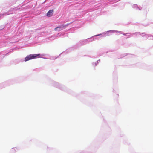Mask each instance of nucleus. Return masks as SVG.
<instances>
[{"label":"nucleus","instance_id":"2","mask_svg":"<svg viewBox=\"0 0 153 153\" xmlns=\"http://www.w3.org/2000/svg\"><path fill=\"white\" fill-rule=\"evenodd\" d=\"M53 10H49L47 13V16L48 17L51 16L52 15L53 13Z\"/></svg>","mask_w":153,"mask_h":153},{"label":"nucleus","instance_id":"3","mask_svg":"<svg viewBox=\"0 0 153 153\" xmlns=\"http://www.w3.org/2000/svg\"><path fill=\"white\" fill-rule=\"evenodd\" d=\"M62 28L60 27H58L55 28L54 30L55 31H60L62 30Z\"/></svg>","mask_w":153,"mask_h":153},{"label":"nucleus","instance_id":"1","mask_svg":"<svg viewBox=\"0 0 153 153\" xmlns=\"http://www.w3.org/2000/svg\"><path fill=\"white\" fill-rule=\"evenodd\" d=\"M40 56V54H30L27 56L25 58V61H27L30 59H34L37 56Z\"/></svg>","mask_w":153,"mask_h":153}]
</instances>
